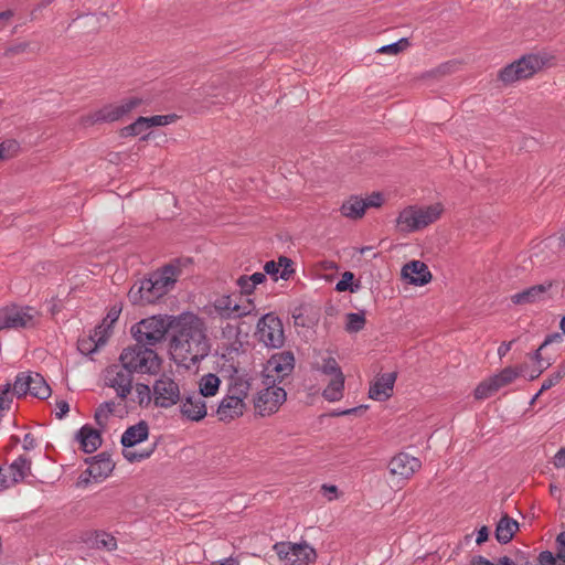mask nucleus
Masks as SVG:
<instances>
[{
	"instance_id": "34",
	"label": "nucleus",
	"mask_w": 565,
	"mask_h": 565,
	"mask_svg": "<svg viewBox=\"0 0 565 565\" xmlns=\"http://www.w3.org/2000/svg\"><path fill=\"white\" fill-rule=\"evenodd\" d=\"M344 375H338L331 379L328 386L323 390V397L329 402L339 401L343 395Z\"/></svg>"
},
{
	"instance_id": "23",
	"label": "nucleus",
	"mask_w": 565,
	"mask_h": 565,
	"mask_svg": "<svg viewBox=\"0 0 565 565\" xmlns=\"http://www.w3.org/2000/svg\"><path fill=\"white\" fill-rule=\"evenodd\" d=\"M179 274L180 270L177 266L167 265L161 270L151 274L149 279L153 282L154 289L164 296L174 287Z\"/></svg>"
},
{
	"instance_id": "44",
	"label": "nucleus",
	"mask_w": 565,
	"mask_h": 565,
	"mask_svg": "<svg viewBox=\"0 0 565 565\" xmlns=\"http://www.w3.org/2000/svg\"><path fill=\"white\" fill-rule=\"evenodd\" d=\"M149 128L157 126H166L173 122L177 118L175 115H156L151 117H146Z\"/></svg>"
},
{
	"instance_id": "16",
	"label": "nucleus",
	"mask_w": 565,
	"mask_h": 565,
	"mask_svg": "<svg viewBox=\"0 0 565 565\" xmlns=\"http://www.w3.org/2000/svg\"><path fill=\"white\" fill-rule=\"evenodd\" d=\"M141 104L138 97H129L117 104H109L94 114L96 121H116L128 115Z\"/></svg>"
},
{
	"instance_id": "27",
	"label": "nucleus",
	"mask_w": 565,
	"mask_h": 565,
	"mask_svg": "<svg viewBox=\"0 0 565 565\" xmlns=\"http://www.w3.org/2000/svg\"><path fill=\"white\" fill-rule=\"evenodd\" d=\"M518 530L519 523L514 519L505 514L500 519V521L497 524L495 537L500 543L507 544L512 540L513 535Z\"/></svg>"
},
{
	"instance_id": "51",
	"label": "nucleus",
	"mask_w": 565,
	"mask_h": 565,
	"mask_svg": "<svg viewBox=\"0 0 565 565\" xmlns=\"http://www.w3.org/2000/svg\"><path fill=\"white\" fill-rule=\"evenodd\" d=\"M70 411L68 403L66 401H58L55 405V415L57 418H63Z\"/></svg>"
},
{
	"instance_id": "28",
	"label": "nucleus",
	"mask_w": 565,
	"mask_h": 565,
	"mask_svg": "<svg viewBox=\"0 0 565 565\" xmlns=\"http://www.w3.org/2000/svg\"><path fill=\"white\" fill-rule=\"evenodd\" d=\"M77 439L81 444L82 449L87 452H94L102 444L100 435L97 430L84 426L81 428L77 435Z\"/></svg>"
},
{
	"instance_id": "39",
	"label": "nucleus",
	"mask_w": 565,
	"mask_h": 565,
	"mask_svg": "<svg viewBox=\"0 0 565 565\" xmlns=\"http://www.w3.org/2000/svg\"><path fill=\"white\" fill-rule=\"evenodd\" d=\"M149 128L146 117L137 118L131 125L122 129L125 136H139L146 132Z\"/></svg>"
},
{
	"instance_id": "54",
	"label": "nucleus",
	"mask_w": 565,
	"mask_h": 565,
	"mask_svg": "<svg viewBox=\"0 0 565 565\" xmlns=\"http://www.w3.org/2000/svg\"><path fill=\"white\" fill-rule=\"evenodd\" d=\"M488 536H489L488 527L487 526L480 527L479 531L477 532L476 543L478 545L484 543L488 540Z\"/></svg>"
},
{
	"instance_id": "48",
	"label": "nucleus",
	"mask_w": 565,
	"mask_h": 565,
	"mask_svg": "<svg viewBox=\"0 0 565 565\" xmlns=\"http://www.w3.org/2000/svg\"><path fill=\"white\" fill-rule=\"evenodd\" d=\"M472 565H515V563L508 556L499 558L497 564L488 561L484 557H479L478 559L473 561Z\"/></svg>"
},
{
	"instance_id": "26",
	"label": "nucleus",
	"mask_w": 565,
	"mask_h": 565,
	"mask_svg": "<svg viewBox=\"0 0 565 565\" xmlns=\"http://www.w3.org/2000/svg\"><path fill=\"white\" fill-rule=\"evenodd\" d=\"M85 541L90 547L94 548L105 550L109 552L117 548L116 537L104 531H96L89 533Z\"/></svg>"
},
{
	"instance_id": "53",
	"label": "nucleus",
	"mask_w": 565,
	"mask_h": 565,
	"mask_svg": "<svg viewBox=\"0 0 565 565\" xmlns=\"http://www.w3.org/2000/svg\"><path fill=\"white\" fill-rule=\"evenodd\" d=\"M554 465L557 468L565 467V448L564 447L559 448L558 451L556 452V455L554 457Z\"/></svg>"
},
{
	"instance_id": "13",
	"label": "nucleus",
	"mask_w": 565,
	"mask_h": 565,
	"mask_svg": "<svg viewBox=\"0 0 565 565\" xmlns=\"http://www.w3.org/2000/svg\"><path fill=\"white\" fill-rule=\"evenodd\" d=\"M105 384L116 391L121 399H125L132 388V373L126 369L122 363L110 365L106 369L104 375Z\"/></svg>"
},
{
	"instance_id": "35",
	"label": "nucleus",
	"mask_w": 565,
	"mask_h": 565,
	"mask_svg": "<svg viewBox=\"0 0 565 565\" xmlns=\"http://www.w3.org/2000/svg\"><path fill=\"white\" fill-rule=\"evenodd\" d=\"M113 468L109 459H99L87 468L86 473L95 480L104 479L113 471Z\"/></svg>"
},
{
	"instance_id": "19",
	"label": "nucleus",
	"mask_w": 565,
	"mask_h": 565,
	"mask_svg": "<svg viewBox=\"0 0 565 565\" xmlns=\"http://www.w3.org/2000/svg\"><path fill=\"white\" fill-rule=\"evenodd\" d=\"M396 379V372L379 374L370 384L369 397L379 402L388 399L393 394Z\"/></svg>"
},
{
	"instance_id": "11",
	"label": "nucleus",
	"mask_w": 565,
	"mask_h": 565,
	"mask_svg": "<svg viewBox=\"0 0 565 565\" xmlns=\"http://www.w3.org/2000/svg\"><path fill=\"white\" fill-rule=\"evenodd\" d=\"M181 397L179 382L169 374H162L152 385V398L157 407L169 408Z\"/></svg>"
},
{
	"instance_id": "52",
	"label": "nucleus",
	"mask_w": 565,
	"mask_h": 565,
	"mask_svg": "<svg viewBox=\"0 0 565 565\" xmlns=\"http://www.w3.org/2000/svg\"><path fill=\"white\" fill-rule=\"evenodd\" d=\"M561 380V375L559 373H557L556 375L545 380L542 384V387L540 390V393L551 388L552 386H554L556 383H558Z\"/></svg>"
},
{
	"instance_id": "7",
	"label": "nucleus",
	"mask_w": 565,
	"mask_h": 565,
	"mask_svg": "<svg viewBox=\"0 0 565 565\" xmlns=\"http://www.w3.org/2000/svg\"><path fill=\"white\" fill-rule=\"evenodd\" d=\"M273 550L286 565H313L318 557L317 551L307 541L277 542Z\"/></svg>"
},
{
	"instance_id": "6",
	"label": "nucleus",
	"mask_w": 565,
	"mask_h": 565,
	"mask_svg": "<svg viewBox=\"0 0 565 565\" xmlns=\"http://www.w3.org/2000/svg\"><path fill=\"white\" fill-rule=\"evenodd\" d=\"M172 318L168 316H152L142 319L131 328L137 343L145 347H154L161 342L172 327Z\"/></svg>"
},
{
	"instance_id": "36",
	"label": "nucleus",
	"mask_w": 565,
	"mask_h": 565,
	"mask_svg": "<svg viewBox=\"0 0 565 565\" xmlns=\"http://www.w3.org/2000/svg\"><path fill=\"white\" fill-rule=\"evenodd\" d=\"M118 316L119 311H110L107 315V318L104 320L103 324L95 329L92 340L96 342V347L105 343V333L107 328H109L118 319Z\"/></svg>"
},
{
	"instance_id": "32",
	"label": "nucleus",
	"mask_w": 565,
	"mask_h": 565,
	"mask_svg": "<svg viewBox=\"0 0 565 565\" xmlns=\"http://www.w3.org/2000/svg\"><path fill=\"white\" fill-rule=\"evenodd\" d=\"M221 380L216 374H204L199 381V395L204 397L215 396L220 390Z\"/></svg>"
},
{
	"instance_id": "61",
	"label": "nucleus",
	"mask_w": 565,
	"mask_h": 565,
	"mask_svg": "<svg viewBox=\"0 0 565 565\" xmlns=\"http://www.w3.org/2000/svg\"><path fill=\"white\" fill-rule=\"evenodd\" d=\"M12 17H13V11L12 10H6V11L0 12V20L8 21Z\"/></svg>"
},
{
	"instance_id": "43",
	"label": "nucleus",
	"mask_w": 565,
	"mask_h": 565,
	"mask_svg": "<svg viewBox=\"0 0 565 565\" xmlns=\"http://www.w3.org/2000/svg\"><path fill=\"white\" fill-rule=\"evenodd\" d=\"M13 386L10 383L0 385V411L9 409L12 403Z\"/></svg>"
},
{
	"instance_id": "41",
	"label": "nucleus",
	"mask_w": 565,
	"mask_h": 565,
	"mask_svg": "<svg viewBox=\"0 0 565 565\" xmlns=\"http://www.w3.org/2000/svg\"><path fill=\"white\" fill-rule=\"evenodd\" d=\"M115 406L116 404L114 402H105L98 406V408L95 412V419L98 423V425H106L109 415L113 414V412L115 411Z\"/></svg>"
},
{
	"instance_id": "25",
	"label": "nucleus",
	"mask_w": 565,
	"mask_h": 565,
	"mask_svg": "<svg viewBox=\"0 0 565 565\" xmlns=\"http://www.w3.org/2000/svg\"><path fill=\"white\" fill-rule=\"evenodd\" d=\"M246 404L239 397H233L225 395L216 411L217 417L222 422H231L245 412Z\"/></svg>"
},
{
	"instance_id": "63",
	"label": "nucleus",
	"mask_w": 565,
	"mask_h": 565,
	"mask_svg": "<svg viewBox=\"0 0 565 565\" xmlns=\"http://www.w3.org/2000/svg\"><path fill=\"white\" fill-rule=\"evenodd\" d=\"M6 145L4 143H0V160L4 157V151H6Z\"/></svg>"
},
{
	"instance_id": "38",
	"label": "nucleus",
	"mask_w": 565,
	"mask_h": 565,
	"mask_svg": "<svg viewBox=\"0 0 565 565\" xmlns=\"http://www.w3.org/2000/svg\"><path fill=\"white\" fill-rule=\"evenodd\" d=\"M499 388L494 383L492 376L486 381H482L475 390V397L477 399H486L490 397Z\"/></svg>"
},
{
	"instance_id": "2",
	"label": "nucleus",
	"mask_w": 565,
	"mask_h": 565,
	"mask_svg": "<svg viewBox=\"0 0 565 565\" xmlns=\"http://www.w3.org/2000/svg\"><path fill=\"white\" fill-rule=\"evenodd\" d=\"M563 341V337L561 333H553L544 340V342L540 345L536 352L532 355V359L536 362V367L529 371L526 365H521L520 367H505L500 373L492 376L494 383L498 388H501L510 383H512L519 376L527 377L529 380H534L540 376V374L551 365V358L543 359L542 352L545 351L551 344L558 343L561 344Z\"/></svg>"
},
{
	"instance_id": "33",
	"label": "nucleus",
	"mask_w": 565,
	"mask_h": 565,
	"mask_svg": "<svg viewBox=\"0 0 565 565\" xmlns=\"http://www.w3.org/2000/svg\"><path fill=\"white\" fill-rule=\"evenodd\" d=\"M250 384L249 381L243 375H235L231 377V383L226 395L233 397H239L245 402L249 394Z\"/></svg>"
},
{
	"instance_id": "59",
	"label": "nucleus",
	"mask_w": 565,
	"mask_h": 565,
	"mask_svg": "<svg viewBox=\"0 0 565 565\" xmlns=\"http://www.w3.org/2000/svg\"><path fill=\"white\" fill-rule=\"evenodd\" d=\"M10 483H12V482H11V480H9V479L4 476V473H3V471H2V468L0 467V491H2V490H4V489L9 488V487H10Z\"/></svg>"
},
{
	"instance_id": "4",
	"label": "nucleus",
	"mask_w": 565,
	"mask_h": 565,
	"mask_svg": "<svg viewBox=\"0 0 565 565\" xmlns=\"http://www.w3.org/2000/svg\"><path fill=\"white\" fill-rule=\"evenodd\" d=\"M553 56L546 52L523 55L518 61L500 71L499 78L504 84H512L532 77L544 66L551 64Z\"/></svg>"
},
{
	"instance_id": "8",
	"label": "nucleus",
	"mask_w": 565,
	"mask_h": 565,
	"mask_svg": "<svg viewBox=\"0 0 565 565\" xmlns=\"http://www.w3.org/2000/svg\"><path fill=\"white\" fill-rule=\"evenodd\" d=\"M149 436V427L146 422H139L128 427L121 435L122 455L129 462L141 461L149 458L154 451V445L147 450L136 451L132 448L145 441Z\"/></svg>"
},
{
	"instance_id": "64",
	"label": "nucleus",
	"mask_w": 565,
	"mask_h": 565,
	"mask_svg": "<svg viewBox=\"0 0 565 565\" xmlns=\"http://www.w3.org/2000/svg\"><path fill=\"white\" fill-rule=\"evenodd\" d=\"M540 394H541V393L539 392V393H536V394L533 396V398H532V401H531V404H533V403L536 401V398L539 397V395H540Z\"/></svg>"
},
{
	"instance_id": "58",
	"label": "nucleus",
	"mask_w": 565,
	"mask_h": 565,
	"mask_svg": "<svg viewBox=\"0 0 565 565\" xmlns=\"http://www.w3.org/2000/svg\"><path fill=\"white\" fill-rule=\"evenodd\" d=\"M550 492H551L552 497H554L555 499L561 501V499H562V489L558 486H556L554 483H551L550 484Z\"/></svg>"
},
{
	"instance_id": "42",
	"label": "nucleus",
	"mask_w": 565,
	"mask_h": 565,
	"mask_svg": "<svg viewBox=\"0 0 565 565\" xmlns=\"http://www.w3.org/2000/svg\"><path fill=\"white\" fill-rule=\"evenodd\" d=\"M408 46H409L408 40L406 38H403L395 43L383 45L382 47H380L377 50V52L397 55L398 53L405 51Z\"/></svg>"
},
{
	"instance_id": "60",
	"label": "nucleus",
	"mask_w": 565,
	"mask_h": 565,
	"mask_svg": "<svg viewBox=\"0 0 565 565\" xmlns=\"http://www.w3.org/2000/svg\"><path fill=\"white\" fill-rule=\"evenodd\" d=\"M214 565H239V562L234 557H227L215 562Z\"/></svg>"
},
{
	"instance_id": "37",
	"label": "nucleus",
	"mask_w": 565,
	"mask_h": 565,
	"mask_svg": "<svg viewBox=\"0 0 565 565\" xmlns=\"http://www.w3.org/2000/svg\"><path fill=\"white\" fill-rule=\"evenodd\" d=\"M315 369L332 377L343 374L335 359L331 356L322 359L321 364L317 362Z\"/></svg>"
},
{
	"instance_id": "29",
	"label": "nucleus",
	"mask_w": 565,
	"mask_h": 565,
	"mask_svg": "<svg viewBox=\"0 0 565 565\" xmlns=\"http://www.w3.org/2000/svg\"><path fill=\"white\" fill-rule=\"evenodd\" d=\"M264 270L267 275L271 276L274 280L278 279V276L281 279H288L292 274L291 262L287 257H280L278 263L267 262L264 266Z\"/></svg>"
},
{
	"instance_id": "10",
	"label": "nucleus",
	"mask_w": 565,
	"mask_h": 565,
	"mask_svg": "<svg viewBox=\"0 0 565 565\" xmlns=\"http://www.w3.org/2000/svg\"><path fill=\"white\" fill-rule=\"evenodd\" d=\"M13 394L18 397L31 394L34 397L45 399L51 395V387L41 374L21 372L15 376Z\"/></svg>"
},
{
	"instance_id": "46",
	"label": "nucleus",
	"mask_w": 565,
	"mask_h": 565,
	"mask_svg": "<svg viewBox=\"0 0 565 565\" xmlns=\"http://www.w3.org/2000/svg\"><path fill=\"white\" fill-rule=\"evenodd\" d=\"M354 279V275L351 271H344L341 276V279L335 285L337 291H345L350 289L351 291H354L353 288H351L352 281Z\"/></svg>"
},
{
	"instance_id": "5",
	"label": "nucleus",
	"mask_w": 565,
	"mask_h": 565,
	"mask_svg": "<svg viewBox=\"0 0 565 565\" xmlns=\"http://www.w3.org/2000/svg\"><path fill=\"white\" fill-rule=\"evenodd\" d=\"M119 361L131 373L140 374H156L159 372L161 364V360L154 350L139 343L124 349Z\"/></svg>"
},
{
	"instance_id": "45",
	"label": "nucleus",
	"mask_w": 565,
	"mask_h": 565,
	"mask_svg": "<svg viewBox=\"0 0 565 565\" xmlns=\"http://www.w3.org/2000/svg\"><path fill=\"white\" fill-rule=\"evenodd\" d=\"M136 393H137L138 403L140 405L150 403L152 395H151V390L148 385L137 384Z\"/></svg>"
},
{
	"instance_id": "49",
	"label": "nucleus",
	"mask_w": 565,
	"mask_h": 565,
	"mask_svg": "<svg viewBox=\"0 0 565 565\" xmlns=\"http://www.w3.org/2000/svg\"><path fill=\"white\" fill-rule=\"evenodd\" d=\"M363 202L365 203V210L367 207H380L383 204V196L380 192H374L366 199H363Z\"/></svg>"
},
{
	"instance_id": "56",
	"label": "nucleus",
	"mask_w": 565,
	"mask_h": 565,
	"mask_svg": "<svg viewBox=\"0 0 565 565\" xmlns=\"http://www.w3.org/2000/svg\"><path fill=\"white\" fill-rule=\"evenodd\" d=\"M513 341L510 342H502L501 345L498 348V355L500 359L507 355V353L511 350Z\"/></svg>"
},
{
	"instance_id": "12",
	"label": "nucleus",
	"mask_w": 565,
	"mask_h": 565,
	"mask_svg": "<svg viewBox=\"0 0 565 565\" xmlns=\"http://www.w3.org/2000/svg\"><path fill=\"white\" fill-rule=\"evenodd\" d=\"M256 335L267 348H280L285 335L281 320L273 313L265 315L257 323Z\"/></svg>"
},
{
	"instance_id": "21",
	"label": "nucleus",
	"mask_w": 565,
	"mask_h": 565,
	"mask_svg": "<svg viewBox=\"0 0 565 565\" xmlns=\"http://www.w3.org/2000/svg\"><path fill=\"white\" fill-rule=\"evenodd\" d=\"M161 297L163 296L154 289L149 278L135 284L128 292V298L134 305L153 303Z\"/></svg>"
},
{
	"instance_id": "40",
	"label": "nucleus",
	"mask_w": 565,
	"mask_h": 565,
	"mask_svg": "<svg viewBox=\"0 0 565 565\" xmlns=\"http://www.w3.org/2000/svg\"><path fill=\"white\" fill-rule=\"evenodd\" d=\"M365 326V318L362 313L351 312L347 315L345 329L348 332H359Z\"/></svg>"
},
{
	"instance_id": "9",
	"label": "nucleus",
	"mask_w": 565,
	"mask_h": 565,
	"mask_svg": "<svg viewBox=\"0 0 565 565\" xmlns=\"http://www.w3.org/2000/svg\"><path fill=\"white\" fill-rule=\"evenodd\" d=\"M39 319V311L32 307L8 306L0 309V331L33 328Z\"/></svg>"
},
{
	"instance_id": "62",
	"label": "nucleus",
	"mask_w": 565,
	"mask_h": 565,
	"mask_svg": "<svg viewBox=\"0 0 565 565\" xmlns=\"http://www.w3.org/2000/svg\"><path fill=\"white\" fill-rule=\"evenodd\" d=\"M559 328L565 333V316L559 320Z\"/></svg>"
},
{
	"instance_id": "18",
	"label": "nucleus",
	"mask_w": 565,
	"mask_h": 565,
	"mask_svg": "<svg viewBox=\"0 0 565 565\" xmlns=\"http://www.w3.org/2000/svg\"><path fill=\"white\" fill-rule=\"evenodd\" d=\"M553 286L554 285L551 281L532 286L527 289H524L520 292L512 295L511 301L514 305L519 306L533 305L539 303L541 301H545L551 297V290Z\"/></svg>"
},
{
	"instance_id": "22",
	"label": "nucleus",
	"mask_w": 565,
	"mask_h": 565,
	"mask_svg": "<svg viewBox=\"0 0 565 565\" xmlns=\"http://www.w3.org/2000/svg\"><path fill=\"white\" fill-rule=\"evenodd\" d=\"M402 277L408 284L424 286L431 279L427 265L420 260H412L402 268Z\"/></svg>"
},
{
	"instance_id": "24",
	"label": "nucleus",
	"mask_w": 565,
	"mask_h": 565,
	"mask_svg": "<svg viewBox=\"0 0 565 565\" xmlns=\"http://www.w3.org/2000/svg\"><path fill=\"white\" fill-rule=\"evenodd\" d=\"M181 414L190 420L199 422L207 414L204 398L198 393L189 394L180 406Z\"/></svg>"
},
{
	"instance_id": "57",
	"label": "nucleus",
	"mask_w": 565,
	"mask_h": 565,
	"mask_svg": "<svg viewBox=\"0 0 565 565\" xmlns=\"http://www.w3.org/2000/svg\"><path fill=\"white\" fill-rule=\"evenodd\" d=\"M266 279V273H254L253 275L248 276V280H252V282L257 286L262 284Z\"/></svg>"
},
{
	"instance_id": "14",
	"label": "nucleus",
	"mask_w": 565,
	"mask_h": 565,
	"mask_svg": "<svg viewBox=\"0 0 565 565\" xmlns=\"http://www.w3.org/2000/svg\"><path fill=\"white\" fill-rule=\"evenodd\" d=\"M215 311L223 318H241L250 315L255 310V306L250 299L238 302L236 296L224 295L215 299Z\"/></svg>"
},
{
	"instance_id": "1",
	"label": "nucleus",
	"mask_w": 565,
	"mask_h": 565,
	"mask_svg": "<svg viewBox=\"0 0 565 565\" xmlns=\"http://www.w3.org/2000/svg\"><path fill=\"white\" fill-rule=\"evenodd\" d=\"M170 352L173 361L186 369L203 360L210 352L203 320L192 313L181 315L175 322Z\"/></svg>"
},
{
	"instance_id": "50",
	"label": "nucleus",
	"mask_w": 565,
	"mask_h": 565,
	"mask_svg": "<svg viewBox=\"0 0 565 565\" xmlns=\"http://www.w3.org/2000/svg\"><path fill=\"white\" fill-rule=\"evenodd\" d=\"M321 491L328 501H333L338 498V488L333 484H322Z\"/></svg>"
},
{
	"instance_id": "30",
	"label": "nucleus",
	"mask_w": 565,
	"mask_h": 565,
	"mask_svg": "<svg viewBox=\"0 0 565 565\" xmlns=\"http://www.w3.org/2000/svg\"><path fill=\"white\" fill-rule=\"evenodd\" d=\"M11 482L18 483L31 473V460L25 456H19L9 467Z\"/></svg>"
},
{
	"instance_id": "47",
	"label": "nucleus",
	"mask_w": 565,
	"mask_h": 565,
	"mask_svg": "<svg viewBox=\"0 0 565 565\" xmlns=\"http://www.w3.org/2000/svg\"><path fill=\"white\" fill-rule=\"evenodd\" d=\"M237 286L241 289V292L244 295H250L256 287L252 280H248V276H241L237 281Z\"/></svg>"
},
{
	"instance_id": "20",
	"label": "nucleus",
	"mask_w": 565,
	"mask_h": 565,
	"mask_svg": "<svg viewBox=\"0 0 565 565\" xmlns=\"http://www.w3.org/2000/svg\"><path fill=\"white\" fill-rule=\"evenodd\" d=\"M295 358L290 352H281L273 355L266 366L267 377H273V382L276 379H284L294 369Z\"/></svg>"
},
{
	"instance_id": "17",
	"label": "nucleus",
	"mask_w": 565,
	"mask_h": 565,
	"mask_svg": "<svg viewBox=\"0 0 565 565\" xmlns=\"http://www.w3.org/2000/svg\"><path fill=\"white\" fill-rule=\"evenodd\" d=\"M420 466L419 459L408 454L401 452L388 462V471L392 476L406 480L409 479Z\"/></svg>"
},
{
	"instance_id": "31",
	"label": "nucleus",
	"mask_w": 565,
	"mask_h": 565,
	"mask_svg": "<svg viewBox=\"0 0 565 565\" xmlns=\"http://www.w3.org/2000/svg\"><path fill=\"white\" fill-rule=\"evenodd\" d=\"M341 213L349 218H361L365 213V203L362 198L351 196L341 205Z\"/></svg>"
},
{
	"instance_id": "15",
	"label": "nucleus",
	"mask_w": 565,
	"mask_h": 565,
	"mask_svg": "<svg viewBox=\"0 0 565 565\" xmlns=\"http://www.w3.org/2000/svg\"><path fill=\"white\" fill-rule=\"evenodd\" d=\"M286 392L282 387L275 384L268 385L262 390L255 401V408L262 416L270 415L278 411L286 401Z\"/></svg>"
},
{
	"instance_id": "55",
	"label": "nucleus",
	"mask_w": 565,
	"mask_h": 565,
	"mask_svg": "<svg viewBox=\"0 0 565 565\" xmlns=\"http://www.w3.org/2000/svg\"><path fill=\"white\" fill-rule=\"evenodd\" d=\"M35 447V439L32 434H25L23 437V449L30 450Z\"/></svg>"
},
{
	"instance_id": "3",
	"label": "nucleus",
	"mask_w": 565,
	"mask_h": 565,
	"mask_svg": "<svg viewBox=\"0 0 565 565\" xmlns=\"http://www.w3.org/2000/svg\"><path fill=\"white\" fill-rule=\"evenodd\" d=\"M444 212L440 203L431 205H409L403 209L396 218L401 233L418 232L438 221Z\"/></svg>"
}]
</instances>
